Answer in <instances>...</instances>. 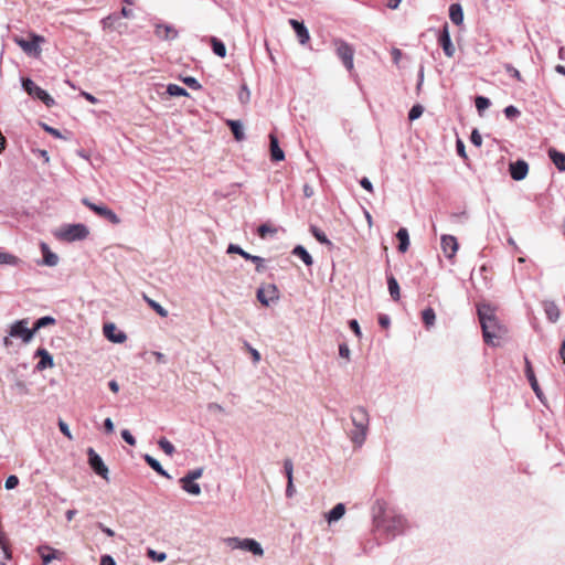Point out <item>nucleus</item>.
<instances>
[{
  "label": "nucleus",
  "instance_id": "a18cd8bd",
  "mask_svg": "<svg viewBox=\"0 0 565 565\" xmlns=\"http://www.w3.org/2000/svg\"><path fill=\"white\" fill-rule=\"evenodd\" d=\"M284 473L287 478V481L290 480V479H294L292 477V473H294V463H292V460L290 458H286L284 460Z\"/></svg>",
  "mask_w": 565,
  "mask_h": 565
},
{
  "label": "nucleus",
  "instance_id": "4468645a",
  "mask_svg": "<svg viewBox=\"0 0 565 565\" xmlns=\"http://www.w3.org/2000/svg\"><path fill=\"white\" fill-rule=\"evenodd\" d=\"M34 356L40 359L35 364L36 371H44L54 366L53 355L45 348H39L34 352Z\"/></svg>",
  "mask_w": 565,
  "mask_h": 565
},
{
  "label": "nucleus",
  "instance_id": "e2e57ef3",
  "mask_svg": "<svg viewBox=\"0 0 565 565\" xmlns=\"http://www.w3.org/2000/svg\"><path fill=\"white\" fill-rule=\"evenodd\" d=\"M99 565H116L114 557L109 554H104L100 557Z\"/></svg>",
  "mask_w": 565,
  "mask_h": 565
},
{
  "label": "nucleus",
  "instance_id": "f704fd0d",
  "mask_svg": "<svg viewBox=\"0 0 565 565\" xmlns=\"http://www.w3.org/2000/svg\"><path fill=\"white\" fill-rule=\"evenodd\" d=\"M56 323V319L52 316H43L36 319L33 323V331L36 333L42 328L47 326H54Z\"/></svg>",
  "mask_w": 565,
  "mask_h": 565
},
{
  "label": "nucleus",
  "instance_id": "58836bf2",
  "mask_svg": "<svg viewBox=\"0 0 565 565\" xmlns=\"http://www.w3.org/2000/svg\"><path fill=\"white\" fill-rule=\"evenodd\" d=\"M167 94H169L172 97H181V96H189L188 90L177 84H169L167 86Z\"/></svg>",
  "mask_w": 565,
  "mask_h": 565
},
{
  "label": "nucleus",
  "instance_id": "bb28decb",
  "mask_svg": "<svg viewBox=\"0 0 565 565\" xmlns=\"http://www.w3.org/2000/svg\"><path fill=\"white\" fill-rule=\"evenodd\" d=\"M143 460L146 461V463L152 469L154 470L158 475L167 478V479H171V476L168 473L167 470L163 469V467L161 466V463L159 462V460H157L154 457L150 456L149 454H146L143 455Z\"/></svg>",
  "mask_w": 565,
  "mask_h": 565
},
{
  "label": "nucleus",
  "instance_id": "6e6552de",
  "mask_svg": "<svg viewBox=\"0 0 565 565\" xmlns=\"http://www.w3.org/2000/svg\"><path fill=\"white\" fill-rule=\"evenodd\" d=\"M82 203L93 211L96 215L107 220L111 224H119L120 218L118 215L105 204L93 203L89 199H82Z\"/></svg>",
  "mask_w": 565,
  "mask_h": 565
},
{
  "label": "nucleus",
  "instance_id": "f03ea898",
  "mask_svg": "<svg viewBox=\"0 0 565 565\" xmlns=\"http://www.w3.org/2000/svg\"><path fill=\"white\" fill-rule=\"evenodd\" d=\"M477 311L484 342L492 347L499 345L508 334V328L499 320L491 305L480 303Z\"/></svg>",
  "mask_w": 565,
  "mask_h": 565
},
{
  "label": "nucleus",
  "instance_id": "4d7b16f0",
  "mask_svg": "<svg viewBox=\"0 0 565 565\" xmlns=\"http://www.w3.org/2000/svg\"><path fill=\"white\" fill-rule=\"evenodd\" d=\"M470 140L477 147H480L482 145V137L477 129L472 130Z\"/></svg>",
  "mask_w": 565,
  "mask_h": 565
},
{
  "label": "nucleus",
  "instance_id": "7c9ffc66",
  "mask_svg": "<svg viewBox=\"0 0 565 565\" xmlns=\"http://www.w3.org/2000/svg\"><path fill=\"white\" fill-rule=\"evenodd\" d=\"M449 18L456 25H460L463 22V11L459 3H452L449 7Z\"/></svg>",
  "mask_w": 565,
  "mask_h": 565
},
{
  "label": "nucleus",
  "instance_id": "ddd939ff",
  "mask_svg": "<svg viewBox=\"0 0 565 565\" xmlns=\"http://www.w3.org/2000/svg\"><path fill=\"white\" fill-rule=\"evenodd\" d=\"M154 35L162 41H173L179 36V32L171 24L157 23L154 25Z\"/></svg>",
  "mask_w": 565,
  "mask_h": 565
},
{
  "label": "nucleus",
  "instance_id": "4c0bfd02",
  "mask_svg": "<svg viewBox=\"0 0 565 565\" xmlns=\"http://www.w3.org/2000/svg\"><path fill=\"white\" fill-rule=\"evenodd\" d=\"M387 285H388V291H390L391 297L396 301L399 300L401 292H399V286H398L397 280L393 276H391L387 279Z\"/></svg>",
  "mask_w": 565,
  "mask_h": 565
},
{
  "label": "nucleus",
  "instance_id": "0e129e2a",
  "mask_svg": "<svg viewBox=\"0 0 565 565\" xmlns=\"http://www.w3.org/2000/svg\"><path fill=\"white\" fill-rule=\"evenodd\" d=\"M103 426H104V430H105L106 434L114 433L115 426H114V423H113L111 418L107 417L104 420Z\"/></svg>",
  "mask_w": 565,
  "mask_h": 565
},
{
  "label": "nucleus",
  "instance_id": "6ab92c4d",
  "mask_svg": "<svg viewBox=\"0 0 565 565\" xmlns=\"http://www.w3.org/2000/svg\"><path fill=\"white\" fill-rule=\"evenodd\" d=\"M509 170L513 180L521 181L527 175L529 164L524 160H518L510 163Z\"/></svg>",
  "mask_w": 565,
  "mask_h": 565
},
{
  "label": "nucleus",
  "instance_id": "2f4dec72",
  "mask_svg": "<svg viewBox=\"0 0 565 565\" xmlns=\"http://www.w3.org/2000/svg\"><path fill=\"white\" fill-rule=\"evenodd\" d=\"M548 157L559 171H565V153L550 149Z\"/></svg>",
  "mask_w": 565,
  "mask_h": 565
},
{
  "label": "nucleus",
  "instance_id": "c85d7f7f",
  "mask_svg": "<svg viewBox=\"0 0 565 565\" xmlns=\"http://www.w3.org/2000/svg\"><path fill=\"white\" fill-rule=\"evenodd\" d=\"M543 307L547 319L552 322H556L561 315L557 305L554 301H544Z\"/></svg>",
  "mask_w": 565,
  "mask_h": 565
},
{
  "label": "nucleus",
  "instance_id": "f3484780",
  "mask_svg": "<svg viewBox=\"0 0 565 565\" xmlns=\"http://www.w3.org/2000/svg\"><path fill=\"white\" fill-rule=\"evenodd\" d=\"M257 300L265 307H268L270 301L278 299V290L275 285H269L267 290L258 288L256 292Z\"/></svg>",
  "mask_w": 565,
  "mask_h": 565
},
{
  "label": "nucleus",
  "instance_id": "9b49d317",
  "mask_svg": "<svg viewBox=\"0 0 565 565\" xmlns=\"http://www.w3.org/2000/svg\"><path fill=\"white\" fill-rule=\"evenodd\" d=\"M334 45L337 54L343 62L347 70H353V51L351 46L340 39L334 40Z\"/></svg>",
  "mask_w": 565,
  "mask_h": 565
},
{
  "label": "nucleus",
  "instance_id": "39448f33",
  "mask_svg": "<svg viewBox=\"0 0 565 565\" xmlns=\"http://www.w3.org/2000/svg\"><path fill=\"white\" fill-rule=\"evenodd\" d=\"M45 39L42 35L30 33L29 39H24L21 36H15L14 42L23 50V52L29 56L38 57L40 56L41 43H43Z\"/></svg>",
  "mask_w": 565,
  "mask_h": 565
},
{
  "label": "nucleus",
  "instance_id": "5fc2aeb1",
  "mask_svg": "<svg viewBox=\"0 0 565 565\" xmlns=\"http://www.w3.org/2000/svg\"><path fill=\"white\" fill-rule=\"evenodd\" d=\"M58 428H60V431L66 437L68 438L70 440L73 439V436H72V433L70 430V427L68 425L62 420V419H58Z\"/></svg>",
  "mask_w": 565,
  "mask_h": 565
},
{
  "label": "nucleus",
  "instance_id": "ea45409f",
  "mask_svg": "<svg viewBox=\"0 0 565 565\" xmlns=\"http://www.w3.org/2000/svg\"><path fill=\"white\" fill-rule=\"evenodd\" d=\"M422 319L426 327H431L435 323L436 315L434 309L427 308L422 312Z\"/></svg>",
  "mask_w": 565,
  "mask_h": 565
},
{
  "label": "nucleus",
  "instance_id": "f257e3e1",
  "mask_svg": "<svg viewBox=\"0 0 565 565\" xmlns=\"http://www.w3.org/2000/svg\"><path fill=\"white\" fill-rule=\"evenodd\" d=\"M372 520L375 531L393 539L403 534L407 522L396 509L384 499H377L372 507Z\"/></svg>",
  "mask_w": 565,
  "mask_h": 565
},
{
  "label": "nucleus",
  "instance_id": "7ed1b4c3",
  "mask_svg": "<svg viewBox=\"0 0 565 565\" xmlns=\"http://www.w3.org/2000/svg\"><path fill=\"white\" fill-rule=\"evenodd\" d=\"M89 235L88 227L83 223L65 224L55 236L63 242L73 243L83 241Z\"/></svg>",
  "mask_w": 565,
  "mask_h": 565
},
{
  "label": "nucleus",
  "instance_id": "1a4fd4ad",
  "mask_svg": "<svg viewBox=\"0 0 565 565\" xmlns=\"http://www.w3.org/2000/svg\"><path fill=\"white\" fill-rule=\"evenodd\" d=\"M227 254H237L242 256L244 259L249 260L255 264V269L257 273H264L266 270V267L264 265L265 259L260 256L252 255L244 250L239 245L237 244H230L227 246Z\"/></svg>",
  "mask_w": 565,
  "mask_h": 565
},
{
  "label": "nucleus",
  "instance_id": "13d9d810",
  "mask_svg": "<svg viewBox=\"0 0 565 565\" xmlns=\"http://www.w3.org/2000/svg\"><path fill=\"white\" fill-rule=\"evenodd\" d=\"M504 114L508 118H514L520 115V111L516 107L510 105V106L505 107Z\"/></svg>",
  "mask_w": 565,
  "mask_h": 565
},
{
  "label": "nucleus",
  "instance_id": "c9c22d12",
  "mask_svg": "<svg viewBox=\"0 0 565 565\" xmlns=\"http://www.w3.org/2000/svg\"><path fill=\"white\" fill-rule=\"evenodd\" d=\"M310 233L321 244L332 246L331 241L327 237L326 233L315 225H310Z\"/></svg>",
  "mask_w": 565,
  "mask_h": 565
},
{
  "label": "nucleus",
  "instance_id": "3c124183",
  "mask_svg": "<svg viewBox=\"0 0 565 565\" xmlns=\"http://www.w3.org/2000/svg\"><path fill=\"white\" fill-rule=\"evenodd\" d=\"M19 486V478L15 475H10L4 482L7 490L15 489Z\"/></svg>",
  "mask_w": 565,
  "mask_h": 565
},
{
  "label": "nucleus",
  "instance_id": "6e6d98bb",
  "mask_svg": "<svg viewBox=\"0 0 565 565\" xmlns=\"http://www.w3.org/2000/svg\"><path fill=\"white\" fill-rule=\"evenodd\" d=\"M41 126L51 136H53L55 138H58V139L63 138V136H62V134H61V131L58 129H56L54 127H51V126H49L46 124H41Z\"/></svg>",
  "mask_w": 565,
  "mask_h": 565
},
{
  "label": "nucleus",
  "instance_id": "79ce46f5",
  "mask_svg": "<svg viewBox=\"0 0 565 565\" xmlns=\"http://www.w3.org/2000/svg\"><path fill=\"white\" fill-rule=\"evenodd\" d=\"M158 445L159 447L162 449V451L164 454H167L168 456H172L175 451V448L174 446L172 445V443H170L167 438L162 437L159 439L158 441Z\"/></svg>",
  "mask_w": 565,
  "mask_h": 565
},
{
  "label": "nucleus",
  "instance_id": "37998d69",
  "mask_svg": "<svg viewBox=\"0 0 565 565\" xmlns=\"http://www.w3.org/2000/svg\"><path fill=\"white\" fill-rule=\"evenodd\" d=\"M277 228L273 227L268 223H263L257 227V235L262 238H265L267 234H275Z\"/></svg>",
  "mask_w": 565,
  "mask_h": 565
},
{
  "label": "nucleus",
  "instance_id": "8fccbe9b",
  "mask_svg": "<svg viewBox=\"0 0 565 565\" xmlns=\"http://www.w3.org/2000/svg\"><path fill=\"white\" fill-rule=\"evenodd\" d=\"M0 548L3 551L4 559H10L11 550L3 534H0Z\"/></svg>",
  "mask_w": 565,
  "mask_h": 565
},
{
  "label": "nucleus",
  "instance_id": "864d4df0",
  "mask_svg": "<svg viewBox=\"0 0 565 565\" xmlns=\"http://www.w3.org/2000/svg\"><path fill=\"white\" fill-rule=\"evenodd\" d=\"M202 473H203V468H195V469L189 470L184 477L190 480L195 481L202 477Z\"/></svg>",
  "mask_w": 565,
  "mask_h": 565
},
{
  "label": "nucleus",
  "instance_id": "4be33fe9",
  "mask_svg": "<svg viewBox=\"0 0 565 565\" xmlns=\"http://www.w3.org/2000/svg\"><path fill=\"white\" fill-rule=\"evenodd\" d=\"M36 552L42 559V565H49L53 559L58 558L60 552L46 544L36 547Z\"/></svg>",
  "mask_w": 565,
  "mask_h": 565
},
{
  "label": "nucleus",
  "instance_id": "b1692460",
  "mask_svg": "<svg viewBox=\"0 0 565 565\" xmlns=\"http://www.w3.org/2000/svg\"><path fill=\"white\" fill-rule=\"evenodd\" d=\"M40 247L43 256L42 264L50 267L56 266L58 263V256L53 253L44 242L41 243Z\"/></svg>",
  "mask_w": 565,
  "mask_h": 565
},
{
  "label": "nucleus",
  "instance_id": "680f3d73",
  "mask_svg": "<svg viewBox=\"0 0 565 565\" xmlns=\"http://www.w3.org/2000/svg\"><path fill=\"white\" fill-rule=\"evenodd\" d=\"M245 344L252 355L253 362L258 363L260 361V353L256 349L252 348L247 342Z\"/></svg>",
  "mask_w": 565,
  "mask_h": 565
},
{
  "label": "nucleus",
  "instance_id": "20e7f679",
  "mask_svg": "<svg viewBox=\"0 0 565 565\" xmlns=\"http://www.w3.org/2000/svg\"><path fill=\"white\" fill-rule=\"evenodd\" d=\"M23 90L32 98L41 100L46 107H53L56 103L54 98L43 88L38 86L30 77H21Z\"/></svg>",
  "mask_w": 565,
  "mask_h": 565
},
{
  "label": "nucleus",
  "instance_id": "9d476101",
  "mask_svg": "<svg viewBox=\"0 0 565 565\" xmlns=\"http://www.w3.org/2000/svg\"><path fill=\"white\" fill-rule=\"evenodd\" d=\"M87 459L90 469L99 477L108 480L109 470L105 465L103 458L92 448L87 449Z\"/></svg>",
  "mask_w": 565,
  "mask_h": 565
},
{
  "label": "nucleus",
  "instance_id": "412c9836",
  "mask_svg": "<svg viewBox=\"0 0 565 565\" xmlns=\"http://www.w3.org/2000/svg\"><path fill=\"white\" fill-rule=\"evenodd\" d=\"M270 160L274 162L282 161L285 152L279 146V140L275 134H269Z\"/></svg>",
  "mask_w": 565,
  "mask_h": 565
},
{
  "label": "nucleus",
  "instance_id": "de8ad7c7",
  "mask_svg": "<svg viewBox=\"0 0 565 565\" xmlns=\"http://www.w3.org/2000/svg\"><path fill=\"white\" fill-rule=\"evenodd\" d=\"M490 106V100L487 97L478 96L476 98V107L479 113L483 111Z\"/></svg>",
  "mask_w": 565,
  "mask_h": 565
},
{
  "label": "nucleus",
  "instance_id": "5701e85b",
  "mask_svg": "<svg viewBox=\"0 0 565 565\" xmlns=\"http://www.w3.org/2000/svg\"><path fill=\"white\" fill-rule=\"evenodd\" d=\"M225 125L228 127V129L231 130V132L236 141L245 140L246 136L244 132L243 122L241 120L226 119Z\"/></svg>",
  "mask_w": 565,
  "mask_h": 565
},
{
  "label": "nucleus",
  "instance_id": "052dcab7",
  "mask_svg": "<svg viewBox=\"0 0 565 565\" xmlns=\"http://www.w3.org/2000/svg\"><path fill=\"white\" fill-rule=\"evenodd\" d=\"M456 147H457L458 154L461 158H463L465 160H467L468 157H467L465 143L462 142V140L458 139L457 142H456Z\"/></svg>",
  "mask_w": 565,
  "mask_h": 565
},
{
  "label": "nucleus",
  "instance_id": "423d86ee",
  "mask_svg": "<svg viewBox=\"0 0 565 565\" xmlns=\"http://www.w3.org/2000/svg\"><path fill=\"white\" fill-rule=\"evenodd\" d=\"M34 334L33 328L28 327L26 319L14 321L9 329V337L19 338L23 343H30Z\"/></svg>",
  "mask_w": 565,
  "mask_h": 565
},
{
  "label": "nucleus",
  "instance_id": "f8f14e48",
  "mask_svg": "<svg viewBox=\"0 0 565 565\" xmlns=\"http://www.w3.org/2000/svg\"><path fill=\"white\" fill-rule=\"evenodd\" d=\"M358 415L360 416V422L355 423V447H360L366 439L369 418L367 414L364 409H359Z\"/></svg>",
  "mask_w": 565,
  "mask_h": 565
},
{
  "label": "nucleus",
  "instance_id": "338daca9",
  "mask_svg": "<svg viewBox=\"0 0 565 565\" xmlns=\"http://www.w3.org/2000/svg\"><path fill=\"white\" fill-rule=\"evenodd\" d=\"M296 492V489L294 487V479H290L287 481V487H286V497L287 498H291Z\"/></svg>",
  "mask_w": 565,
  "mask_h": 565
},
{
  "label": "nucleus",
  "instance_id": "49530a36",
  "mask_svg": "<svg viewBox=\"0 0 565 565\" xmlns=\"http://www.w3.org/2000/svg\"><path fill=\"white\" fill-rule=\"evenodd\" d=\"M423 111H424V108L422 105H419V104L414 105L408 113V119L415 120V119L419 118L422 116Z\"/></svg>",
  "mask_w": 565,
  "mask_h": 565
},
{
  "label": "nucleus",
  "instance_id": "393cba45",
  "mask_svg": "<svg viewBox=\"0 0 565 565\" xmlns=\"http://www.w3.org/2000/svg\"><path fill=\"white\" fill-rule=\"evenodd\" d=\"M345 504L344 503H337L329 512L326 513V520L329 524H332L334 522H338L340 519L343 518L345 514Z\"/></svg>",
  "mask_w": 565,
  "mask_h": 565
},
{
  "label": "nucleus",
  "instance_id": "a878e982",
  "mask_svg": "<svg viewBox=\"0 0 565 565\" xmlns=\"http://www.w3.org/2000/svg\"><path fill=\"white\" fill-rule=\"evenodd\" d=\"M525 375L531 384L532 390L535 392L536 396L541 398L542 391L539 386L537 380L535 377L532 364L527 358H525Z\"/></svg>",
  "mask_w": 565,
  "mask_h": 565
},
{
  "label": "nucleus",
  "instance_id": "69168bd1",
  "mask_svg": "<svg viewBox=\"0 0 565 565\" xmlns=\"http://www.w3.org/2000/svg\"><path fill=\"white\" fill-rule=\"evenodd\" d=\"M97 527H98L103 533H105L107 536H109V537L115 536V532H114L110 527L106 526L105 524H103V523L98 522V523H97Z\"/></svg>",
  "mask_w": 565,
  "mask_h": 565
},
{
  "label": "nucleus",
  "instance_id": "2eb2a0df",
  "mask_svg": "<svg viewBox=\"0 0 565 565\" xmlns=\"http://www.w3.org/2000/svg\"><path fill=\"white\" fill-rule=\"evenodd\" d=\"M104 335L107 340L114 343H122L126 341L127 335L125 332L117 330V327L113 322L104 324Z\"/></svg>",
  "mask_w": 565,
  "mask_h": 565
},
{
  "label": "nucleus",
  "instance_id": "603ef678",
  "mask_svg": "<svg viewBox=\"0 0 565 565\" xmlns=\"http://www.w3.org/2000/svg\"><path fill=\"white\" fill-rule=\"evenodd\" d=\"M120 435H121V438L125 440V443H127L128 445H130V446H135L136 445V438L130 433V430L122 429Z\"/></svg>",
  "mask_w": 565,
  "mask_h": 565
},
{
  "label": "nucleus",
  "instance_id": "dca6fc26",
  "mask_svg": "<svg viewBox=\"0 0 565 565\" xmlns=\"http://www.w3.org/2000/svg\"><path fill=\"white\" fill-rule=\"evenodd\" d=\"M289 24L292 28V30L295 31L299 43L301 45L308 44L310 41V34H309V31H308L307 26L305 25V23L302 21H298L296 19H289Z\"/></svg>",
  "mask_w": 565,
  "mask_h": 565
},
{
  "label": "nucleus",
  "instance_id": "09e8293b",
  "mask_svg": "<svg viewBox=\"0 0 565 565\" xmlns=\"http://www.w3.org/2000/svg\"><path fill=\"white\" fill-rule=\"evenodd\" d=\"M148 556L154 562H163L167 559V554L163 552H157L154 550H148Z\"/></svg>",
  "mask_w": 565,
  "mask_h": 565
},
{
  "label": "nucleus",
  "instance_id": "c756f323",
  "mask_svg": "<svg viewBox=\"0 0 565 565\" xmlns=\"http://www.w3.org/2000/svg\"><path fill=\"white\" fill-rule=\"evenodd\" d=\"M291 254L294 256L299 257L307 266H311L313 264L312 256L309 254V252L302 245H296L292 248Z\"/></svg>",
  "mask_w": 565,
  "mask_h": 565
},
{
  "label": "nucleus",
  "instance_id": "a19ab883",
  "mask_svg": "<svg viewBox=\"0 0 565 565\" xmlns=\"http://www.w3.org/2000/svg\"><path fill=\"white\" fill-rule=\"evenodd\" d=\"M19 262L20 259L17 256L6 252H0V264L17 266Z\"/></svg>",
  "mask_w": 565,
  "mask_h": 565
},
{
  "label": "nucleus",
  "instance_id": "cd10ccee",
  "mask_svg": "<svg viewBox=\"0 0 565 565\" xmlns=\"http://www.w3.org/2000/svg\"><path fill=\"white\" fill-rule=\"evenodd\" d=\"M181 488L189 494L192 495H200L201 494V487L199 483H196L194 480H190L185 477H182L179 480Z\"/></svg>",
  "mask_w": 565,
  "mask_h": 565
},
{
  "label": "nucleus",
  "instance_id": "72a5a7b5",
  "mask_svg": "<svg viewBox=\"0 0 565 565\" xmlns=\"http://www.w3.org/2000/svg\"><path fill=\"white\" fill-rule=\"evenodd\" d=\"M211 49L216 56L222 58L226 56V46L224 42L215 36L211 38Z\"/></svg>",
  "mask_w": 565,
  "mask_h": 565
},
{
  "label": "nucleus",
  "instance_id": "a211bd4d",
  "mask_svg": "<svg viewBox=\"0 0 565 565\" xmlns=\"http://www.w3.org/2000/svg\"><path fill=\"white\" fill-rule=\"evenodd\" d=\"M458 241L452 235H443L441 236V249L446 257L454 258L458 250Z\"/></svg>",
  "mask_w": 565,
  "mask_h": 565
},
{
  "label": "nucleus",
  "instance_id": "473e14b6",
  "mask_svg": "<svg viewBox=\"0 0 565 565\" xmlns=\"http://www.w3.org/2000/svg\"><path fill=\"white\" fill-rule=\"evenodd\" d=\"M396 237L399 242L398 250L401 253H405L409 247V236L407 230L405 227H401L396 234Z\"/></svg>",
  "mask_w": 565,
  "mask_h": 565
},
{
  "label": "nucleus",
  "instance_id": "aec40b11",
  "mask_svg": "<svg viewBox=\"0 0 565 565\" xmlns=\"http://www.w3.org/2000/svg\"><path fill=\"white\" fill-rule=\"evenodd\" d=\"M438 42H439L440 46L443 47L445 54L448 57H452L455 54V47L451 43L450 33H449L447 23L443 28V31L438 39Z\"/></svg>",
  "mask_w": 565,
  "mask_h": 565
},
{
  "label": "nucleus",
  "instance_id": "774afa93",
  "mask_svg": "<svg viewBox=\"0 0 565 565\" xmlns=\"http://www.w3.org/2000/svg\"><path fill=\"white\" fill-rule=\"evenodd\" d=\"M81 95L87 100L89 102L90 104H97L98 103V99L92 95L90 93H87V92H82Z\"/></svg>",
  "mask_w": 565,
  "mask_h": 565
},
{
  "label": "nucleus",
  "instance_id": "e433bc0d",
  "mask_svg": "<svg viewBox=\"0 0 565 565\" xmlns=\"http://www.w3.org/2000/svg\"><path fill=\"white\" fill-rule=\"evenodd\" d=\"M143 299L148 303V306L153 311H156L161 318L168 317V310L166 308H163L159 302L149 298L147 295H143Z\"/></svg>",
  "mask_w": 565,
  "mask_h": 565
},
{
  "label": "nucleus",
  "instance_id": "0eeeda50",
  "mask_svg": "<svg viewBox=\"0 0 565 565\" xmlns=\"http://www.w3.org/2000/svg\"><path fill=\"white\" fill-rule=\"evenodd\" d=\"M227 544L232 548H239L247 552H250L255 556H262L264 554V550L262 545L254 539H238V537H230L227 539Z\"/></svg>",
  "mask_w": 565,
  "mask_h": 565
},
{
  "label": "nucleus",
  "instance_id": "bf43d9fd",
  "mask_svg": "<svg viewBox=\"0 0 565 565\" xmlns=\"http://www.w3.org/2000/svg\"><path fill=\"white\" fill-rule=\"evenodd\" d=\"M339 355L341 358H344V359L349 360V358H350V348H349V345L347 343H341L339 345Z\"/></svg>",
  "mask_w": 565,
  "mask_h": 565
},
{
  "label": "nucleus",
  "instance_id": "c03bdc74",
  "mask_svg": "<svg viewBox=\"0 0 565 565\" xmlns=\"http://www.w3.org/2000/svg\"><path fill=\"white\" fill-rule=\"evenodd\" d=\"M182 82L193 90H199L202 88L200 82L193 76H185L182 78Z\"/></svg>",
  "mask_w": 565,
  "mask_h": 565
}]
</instances>
